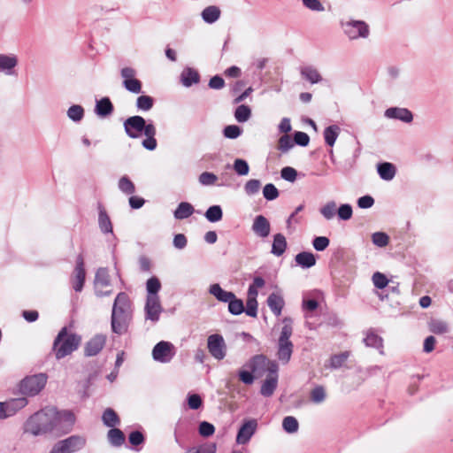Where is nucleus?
<instances>
[{
	"instance_id": "nucleus-46",
	"label": "nucleus",
	"mask_w": 453,
	"mask_h": 453,
	"mask_svg": "<svg viewBox=\"0 0 453 453\" xmlns=\"http://www.w3.org/2000/svg\"><path fill=\"white\" fill-rule=\"evenodd\" d=\"M353 214L352 206L349 203H342L337 209V217L341 220H348L351 219Z\"/></svg>"
},
{
	"instance_id": "nucleus-56",
	"label": "nucleus",
	"mask_w": 453,
	"mask_h": 453,
	"mask_svg": "<svg viewBox=\"0 0 453 453\" xmlns=\"http://www.w3.org/2000/svg\"><path fill=\"white\" fill-rule=\"evenodd\" d=\"M372 242L378 247H385L388 245L389 237L383 232H376L372 235Z\"/></svg>"
},
{
	"instance_id": "nucleus-14",
	"label": "nucleus",
	"mask_w": 453,
	"mask_h": 453,
	"mask_svg": "<svg viewBox=\"0 0 453 453\" xmlns=\"http://www.w3.org/2000/svg\"><path fill=\"white\" fill-rule=\"evenodd\" d=\"M19 59L15 54H0V73L7 76L15 74V68L18 65Z\"/></svg>"
},
{
	"instance_id": "nucleus-38",
	"label": "nucleus",
	"mask_w": 453,
	"mask_h": 453,
	"mask_svg": "<svg viewBox=\"0 0 453 453\" xmlns=\"http://www.w3.org/2000/svg\"><path fill=\"white\" fill-rule=\"evenodd\" d=\"M204 216L209 222L217 223L222 219L223 211L219 205H212L207 209Z\"/></svg>"
},
{
	"instance_id": "nucleus-40",
	"label": "nucleus",
	"mask_w": 453,
	"mask_h": 453,
	"mask_svg": "<svg viewBox=\"0 0 453 453\" xmlns=\"http://www.w3.org/2000/svg\"><path fill=\"white\" fill-rule=\"evenodd\" d=\"M102 419L105 426L112 428L119 425L120 421L118 414L111 408L104 411Z\"/></svg>"
},
{
	"instance_id": "nucleus-2",
	"label": "nucleus",
	"mask_w": 453,
	"mask_h": 453,
	"mask_svg": "<svg viewBox=\"0 0 453 453\" xmlns=\"http://www.w3.org/2000/svg\"><path fill=\"white\" fill-rule=\"evenodd\" d=\"M133 318L132 302L128 295L120 292L117 295L111 311V330L117 334L127 332Z\"/></svg>"
},
{
	"instance_id": "nucleus-51",
	"label": "nucleus",
	"mask_w": 453,
	"mask_h": 453,
	"mask_svg": "<svg viewBox=\"0 0 453 453\" xmlns=\"http://www.w3.org/2000/svg\"><path fill=\"white\" fill-rule=\"evenodd\" d=\"M218 176L210 172H203L199 175V182L203 186H212L216 184Z\"/></svg>"
},
{
	"instance_id": "nucleus-42",
	"label": "nucleus",
	"mask_w": 453,
	"mask_h": 453,
	"mask_svg": "<svg viewBox=\"0 0 453 453\" xmlns=\"http://www.w3.org/2000/svg\"><path fill=\"white\" fill-rule=\"evenodd\" d=\"M67 117L73 122H80L84 117V109L80 104H73L67 110Z\"/></svg>"
},
{
	"instance_id": "nucleus-34",
	"label": "nucleus",
	"mask_w": 453,
	"mask_h": 453,
	"mask_svg": "<svg viewBox=\"0 0 453 453\" xmlns=\"http://www.w3.org/2000/svg\"><path fill=\"white\" fill-rule=\"evenodd\" d=\"M287 249V240L281 234L274 235L273 242L272 246V253L275 256H281Z\"/></svg>"
},
{
	"instance_id": "nucleus-33",
	"label": "nucleus",
	"mask_w": 453,
	"mask_h": 453,
	"mask_svg": "<svg viewBox=\"0 0 453 453\" xmlns=\"http://www.w3.org/2000/svg\"><path fill=\"white\" fill-rule=\"evenodd\" d=\"M195 211L194 207L188 202H181L174 211V218L177 219H188Z\"/></svg>"
},
{
	"instance_id": "nucleus-53",
	"label": "nucleus",
	"mask_w": 453,
	"mask_h": 453,
	"mask_svg": "<svg viewBox=\"0 0 453 453\" xmlns=\"http://www.w3.org/2000/svg\"><path fill=\"white\" fill-rule=\"evenodd\" d=\"M349 353L348 351L334 355L330 358L331 366L334 368L341 367L348 359Z\"/></svg>"
},
{
	"instance_id": "nucleus-7",
	"label": "nucleus",
	"mask_w": 453,
	"mask_h": 453,
	"mask_svg": "<svg viewBox=\"0 0 453 453\" xmlns=\"http://www.w3.org/2000/svg\"><path fill=\"white\" fill-rule=\"evenodd\" d=\"M95 294L98 297L108 296L112 294L110 275L106 268H99L94 280Z\"/></svg>"
},
{
	"instance_id": "nucleus-3",
	"label": "nucleus",
	"mask_w": 453,
	"mask_h": 453,
	"mask_svg": "<svg viewBox=\"0 0 453 453\" xmlns=\"http://www.w3.org/2000/svg\"><path fill=\"white\" fill-rule=\"evenodd\" d=\"M81 343V336L64 326L53 342L52 351L59 360L77 350Z\"/></svg>"
},
{
	"instance_id": "nucleus-48",
	"label": "nucleus",
	"mask_w": 453,
	"mask_h": 453,
	"mask_svg": "<svg viewBox=\"0 0 453 453\" xmlns=\"http://www.w3.org/2000/svg\"><path fill=\"white\" fill-rule=\"evenodd\" d=\"M185 453H216V445L214 443H205L198 447H193Z\"/></svg>"
},
{
	"instance_id": "nucleus-30",
	"label": "nucleus",
	"mask_w": 453,
	"mask_h": 453,
	"mask_svg": "<svg viewBox=\"0 0 453 453\" xmlns=\"http://www.w3.org/2000/svg\"><path fill=\"white\" fill-rule=\"evenodd\" d=\"M337 203L334 200L327 201L319 209L320 215L326 220L333 219L337 214Z\"/></svg>"
},
{
	"instance_id": "nucleus-6",
	"label": "nucleus",
	"mask_w": 453,
	"mask_h": 453,
	"mask_svg": "<svg viewBox=\"0 0 453 453\" xmlns=\"http://www.w3.org/2000/svg\"><path fill=\"white\" fill-rule=\"evenodd\" d=\"M46 381L47 377L42 373L26 377L19 383V391L26 395H37L44 388Z\"/></svg>"
},
{
	"instance_id": "nucleus-59",
	"label": "nucleus",
	"mask_w": 453,
	"mask_h": 453,
	"mask_svg": "<svg viewBox=\"0 0 453 453\" xmlns=\"http://www.w3.org/2000/svg\"><path fill=\"white\" fill-rule=\"evenodd\" d=\"M372 282L377 288L382 289L388 286V280L383 273L377 272L372 275Z\"/></svg>"
},
{
	"instance_id": "nucleus-12",
	"label": "nucleus",
	"mask_w": 453,
	"mask_h": 453,
	"mask_svg": "<svg viewBox=\"0 0 453 453\" xmlns=\"http://www.w3.org/2000/svg\"><path fill=\"white\" fill-rule=\"evenodd\" d=\"M85 278L86 272L84 268V258L83 256L80 254L76 258V265L71 278L73 288L76 292H81L82 290Z\"/></svg>"
},
{
	"instance_id": "nucleus-49",
	"label": "nucleus",
	"mask_w": 453,
	"mask_h": 453,
	"mask_svg": "<svg viewBox=\"0 0 453 453\" xmlns=\"http://www.w3.org/2000/svg\"><path fill=\"white\" fill-rule=\"evenodd\" d=\"M242 133V128L236 125L226 126L223 130L224 136L228 139H236Z\"/></svg>"
},
{
	"instance_id": "nucleus-22",
	"label": "nucleus",
	"mask_w": 453,
	"mask_h": 453,
	"mask_svg": "<svg viewBox=\"0 0 453 453\" xmlns=\"http://www.w3.org/2000/svg\"><path fill=\"white\" fill-rule=\"evenodd\" d=\"M267 305L272 312L279 317L281 314L282 309L285 305L283 297L278 293H272L267 298Z\"/></svg>"
},
{
	"instance_id": "nucleus-24",
	"label": "nucleus",
	"mask_w": 453,
	"mask_h": 453,
	"mask_svg": "<svg viewBox=\"0 0 453 453\" xmlns=\"http://www.w3.org/2000/svg\"><path fill=\"white\" fill-rule=\"evenodd\" d=\"M62 442L68 453H73L84 447L86 440L81 436L73 435L67 439L62 440Z\"/></svg>"
},
{
	"instance_id": "nucleus-61",
	"label": "nucleus",
	"mask_w": 453,
	"mask_h": 453,
	"mask_svg": "<svg viewBox=\"0 0 453 453\" xmlns=\"http://www.w3.org/2000/svg\"><path fill=\"white\" fill-rule=\"evenodd\" d=\"M246 314L250 317L256 318L257 315V299L247 298L246 309H244Z\"/></svg>"
},
{
	"instance_id": "nucleus-25",
	"label": "nucleus",
	"mask_w": 453,
	"mask_h": 453,
	"mask_svg": "<svg viewBox=\"0 0 453 453\" xmlns=\"http://www.w3.org/2000/svg\"><path fill=\"white\" fill-rule=\"evenodd\" d=\"M220 14L221 11L218 6L210 5L202 11L201 17L205 23L213 24L219 20Z\"/></svg>"
},
{
	"instance_id": "nucleus-23",
	"label": "nucleus",
	"mask_w": 453,
	"mask_h": 453,
	"mask_svg": "<svg viewBox=\"0 0 453 453\" xmlns=\"http://www.w3.org/2000/svg\"><path fill=\"white\" fill-rule=\"evenodd\" d=\"M200 81V75L196 70L191 67H186L183 69L180 74V81L184 87L189 88L193 84L198 83Z\"/></svg>"
},
{
	"instance_id": "nucleus-55",
	"label": "nucleus",
	"mask_w": 453,
	"mask_h": 453,
	"mask_svg": "<svg viewBox=\"0 0 453 453\" xmlns=\"http://www.w3.org/2000/svg\"><path fill=\"white\" fill-rule=\"evenodd\" d=\"M261 182L258 180H250L246 182L244 186V190L247 195L253 196L258 193L260 189Z\"/></svg>"
},
{
	"instance_id": "nucleus-10",
	"label": "nucleus",
	"mask_w": 453,
	"mask_h": 453,
	"mask_svg": "<svg viewBox=\"0 0 453 453\" xmlns=\"http://www.w3.org/2000/svg\"><path fill=\"white\" fill-rule=\"evenodd\" d=\"M207 348L210 354L218 360L226 357V346L222 335L215 334L207 339Z\"/></svg>"
},
{
	"instance_id": "nucleus-64",
	"label": "nucleus",
	"mask_w": 453,
	"mask_h": 453,
	"mask_svg": "<svg viewBox=\"0 0 453 453\" xmlns=\"http://www.w3.org/2000/svg\"><path fill=\"white\" fill-rule=\"evenodd\" d=\"M329 242L330 241L327 237L319 236L313 240L312 245L316 250L323 251L328 247Z\"/></svg>"
},
{
	"instance_id": "nucleus-31",
	"label": "nucleus",
	"mask_w": 453,
	"mask_h": 453,
	"mask_svg": "<svg viewBox=\"0 0 453 453\" xmlns=\"http://www.w3.org/2000/svg\"><path fill=\"white\" fill-rule=\"evenodd\" d=\"M341 133V128L337 125H331L325 128L324 130V139L325 142L333 147Z\"/></svg>"
},
{
	"instance_id": "nucleus-39",
	"label": "nucleus",
	"mask_w": 453,
	"mask_h": 453,
	"mask_svg": "<svg viewBox=\"0 0 453 453\" xmlns=\"http://www.w3.org/2000/svg\"><path fill=\"white\" fill-rule=\"evenodd\" d=\"M136 108L141 111H149L154 105V99L150 96L142 95L137 97Z\"/></svg>"
},
{
	"instance_id": "nucleus-41",
	"label": "nucleus",
	"mask_w": 453,
	"mask_h": 453,
	"mask_svg": "<svg viewBox=\"0 0 453 453\" xmlns=\"http://www.w3.org/2000/svg\"><path fill=\"white\" fill-rule=\"evenodd\" d=\"M251 116V110L248 105L242 104L239 105L234 111V118L240 122L243 123L250 119Z\"/></svg>"
},
{
	"instance_id": "nucleus-8",
	"label": "nucleus",
	"mask_w": 453,
	"mask_h": 453,
	"mask_svg": "<svg viewBox=\"0 0 453 453\" xmlns=\"http://www.w3.org/2000/svg\"><path fill=\"white\" fill-rule=\"evenodd\" d=\"M136 70L133 67H124L120 70V76L123 79V87L131 93L139 94L142 92V82L135 78Z\"/></svg>"
},
{
	"instance_id": "nucleus-50",
	"label": "nucleus",
	"mask_w": 453,
	"mask_h": 453,
	"mask_svg": "<svg viewBox=\"0 0 453 453\" xmlns=\"http://www.w3.org/2000/svg\"><path fill=\"white\" fill-rule=\"evenodd\" d=\"M234 170L237 174L243 176L249 173L250 166L246 160L237 158L234 162Z\"/></svg>"
},
{
	"instance_id": "nucleus-16",
	"label": "nucleus",
	"mask_w": 453,
	"mask_h": 453,
	"mask_svg": "<svg viewBox=\"0 0 453 453\" xmlns=\"http://www.w3.org/2000/svg\"><path fill=\"white\" fill-rule=\"evenodd\" d=\"M257 427V422L256 419H249L243 423L238 431L236 436V441L239 444L247 443L252 435L255 434Z\"/></svg>"
},
{
	"instance_id": "nucleus-63",
	"label": "nucleus",
	"mask_w": 453,
	"mask_h": 453,
	"mask_svg": "<svg viewBox=\"0 0 453 453\" xmlns=\"http://www.w3.org/2000/svg\"><path fill=\"white\" fill-rule=\"evenodd\" d=\"M280 175L285 180L294 182L296 179L297 172L293 167L286 166L281 169Z\"/></svg>"
},
{
	"instance_id": "nucleus-43",
	"label": "nucleus",
	"mask_w": 453,
	"mask_h": 453,
	"mask_svg": "<svg viewBox=\"0 0 453 453\" xmlns=\"http://www.w3.org/2000/svg\"><path fill=\"white\" fill-rule=\"evenodd\" d=\"M228 311L233 315H240L244 311V305L241 299L236 298L234 296V298H231L228 302Z\"/></svg>"
},
{
	"instance_id": "nucleus-15",
	"label": "nucleus",
	"mask_w": 453,
	"mask_h": 453,
	"mask_svg": "<svg viewBox=\"0 0 453 453\" xmlns=\"http://www.w3.org/2000/svg\"><path fill=\"white\" fill-rule=\"evenodd\" d=\"M146 318L157 321L161 313L162 308L157 295H148L146 301Z\"/></svg>"
},
{
	"instance_id": "nucleus-20",
	"label": "nucleus",
	"mask_w": 453,
	"mask_h": 453,
	"mask_svg": "<svg viewBox=\"0 0 453 453\" xmlns=\"http://www.w3.org/2000/svg\"><path fill=\"white\" fill-rule=\"evenodd\" d=\"M294 345L292 342L278 341L277 357L283 365H287L291 358Z\"/></svg>"
},
{
	"instance_id": "nucleus-36",
	"label": "nucleus",
	"mask_w": 453,
	"mask_h": 453,
	"mask_svg": "<svg viewBox=\"0 0 453 453\" xmlns=\"http://www.w3.org/2000/svg\"><path fill=\"white\" fill-rule=\"evenodd\" d=\"M107 437L111 444L116 447H119L125 442V434L119 428L110 429Z\"/></svg>"
},
{
	"instance_id": "nucleus-47",
	"label": "nucleus",
	"mask_w": 453,
	"mask_h": 453,
	"mask_svg": "<svg viewBox=\"0 0 453 453\" xmlns=\"http://www.w3.org/2000/svg\"><path fill=\"white\" fill-rule=\"evenodd\" d=\"M263 196L267 201H273L279 196V190L273 183H268L263 188Z\"/></svg>"
},
{
	"instance_id": "nucleus-44",
	"label": "nucleus",
	"mask_w": 453,
	"mask_h": 453,
	"mask_svg": "<svg viewBox=\"0 0 453 453\" xmlns=\"http://www.w3.org/2000/svg\"><path fill=\"white\" fill-rule=\"evenodd\" d=\"M303 204H300L296 208V210L289 215V217L287 219L288 226H291L292 225L303 224V216L299 215V213L303 211Z\"/></svg>"
},
{
	"instance_id": "nucleus-4",
	"label": "nucleus",
	"mask_w": 453,
	"mask_h": 453,
	"mask_svg": "<svg viewBox=\"0 0 453 453\" xmlns=\"http://www.w3.org/2000/svg\"><path fill=\"white\" fill-rule=\"evenodd\" d=\"M54 415V408H46L35 413L27 421L26 431L38 435L54 430L52 419Z\"/></svg>"
},
{
	"instance_id": "nucleus-5",
	"label": "nucleus",
	"mask_w": 453,
	"mask_h": 453,
	"mask_svg": "<svg viewBox=\"0 0 453 453\" xmlns=\"http://www.w3.org/2000/svg\"><path fill=\"white\" fill-rule=\"evenodd\" d=\"M342 27L344 35L349 40L367 38L370 34L369 26L362 20L351 19L346 22H342Z\"/></svg>"
},
{
	"instance_id": "nucleus-26",
	"label": "nucleus",
	"mask_w": 453,
	"mask_h": 453,
	"mask_svg": "<svg viewBox=\"0 0 453 453\" xmlns=\"http://www.w3.org/2000/svg\"><path fill=\"white\" fill-rule=\"evenodd\" d=\"M300 73L304 80L311 84H317L322 81V77L319 71L311 65L301 67Z\"/></svg>"
},
{
	"instance_id": "nucleus-35",
	"label": "nucleus",
	"mask_w": 453,
	"mask_h": 453,
	"mask_svg": "<svg viewBox=\"0 0 453 453\" xmlns=\"http://www.w3.org/2000/svg\"><path fill=\"white\" fill-rule=\"evenodd\" d=\"M118 188L121 193L127 196H131L135 193V186L130 178L127 175L119 178L118 181Z\"/></svg>"
},
{
	"instance_id": "nucleus-52",
	"label": "nucleus",
	"mask_w": 453,
	"mask_h": 453,
	"mask_svg": "<svg viewBox=\"0 0 453 453\" xmlns=\"http://www.w3.org/2000/svg\"><path fill=\"white\" fill-rule=\"evenodd\" d=\"M282 426L288 433H295L298 429V422L296 418L288 416L284 418Z\"/></svg>"
},
{
	"instance_id": "nucleus-60",
	"label": "nucleus",
	"mask_w": 453,
	"mask_h": 453,
	"mask_svg": "<svg viewBox=\"0 0 453 453\" xmlns=\"http://www.w3.org/2000/svg\"><path fill=\"white\" fill-rule=\"evenodd\" d=\"M364 341L367 346H371V347H374V348L382 347V339L380 337H379L377 334H375L374 333L367 334V335Z\"/></svg>"
},
{
	"instance_id": "nucleus-54",
	"label": "nucleus",
	"mask_w": 453,
	"mask_h": 453,
	"mask_svg": "<svg viewBox=\"0 0 453 453\" xmlns=\"http://www.w3.org/2000/svg\"><path fill=\"white\" fill-rule=\"evenodd\" d=\"M146 288L148 295H157L161 288V283L157 277H151L147 280Z\"/></svg>"
},
{
	"instance_id": "nucleus-13",
	"label": "nucleus",
	"mask_w": 453,
	"mask_h": 453,
	"mask_svg": "<svg viewBox=\"0 0 453 453\" xmlns=\"http://www.w3.org/2000/svg\"><path fill=\"white\" fill-rule=\"evenodd\" d=\"M173 345L169 342H159L152 350V357L161 363L169 362L174 355Z\"/></svg>"
},
{
	"instance_id": "nucleus-32",
	"label": "nucleus",
	"mask_w": 453,
	"mask_h": 453,
	"mask_svg": "<svg viewBox=\"0 0 453 453\" xmlns=\"http://www.w3.org/2000/svg\"><path fill=\"white\" fill-rule=\"evenodd\" d=\"M278 384V375H268L267 378L265 380L260 393L264 396H271Z\"/></svg>"
},
{
	"instance_id": "nucleus-1",
	"label": "nucleus",
	"mask_w": 453,
	"mask_h": 453,
	"mask_svg": "<svg viewBox=\"0 0 453 453\" xmlns=\"http://www.w3.org/2000/svg\"><path fill=\"white\" fill-rule=\"evenodd\" d=\"M123 126L128 137L137 139L143 134L145 135V139L142 142L143 148L148 150H156L157 145L155 138L157 129L151 120L147 123L142 116L134 115L127 118L124 121Z\"/></svg>"
},
{
	"instance_id": "nucleus-62",
	"label": "nucleus",
	"mask_w": 453,
	"mask_h": 453,
	"mask_svg": "<svg viewBox=\"0 0 453 453\" xmlns=\"http://www.w3.org/2000/svg\"><path fill=\"white\" fill-rule=\"evenodd\" d=\"M294 146V141L289 135L284 134L279 139V150L282 152L288 151Z\"/></svg>"
},
{
	"instance_id": "nucleus-37",
	"label": "nucleus",
	"mask_w": 453,
	"mask_h": 453,
	"mask_svg": "<svg viewBox=\"0 0 453 453\" xmlns=\"http://www.w3.org/2000/svg\"><path fill=\"white\" fill-rule=\"evenodd\" d=\"M282 324H283V326L281 328V332H280V335L279 337V340L278 341H281V342H291L289 339L293 334V321H292V319L290 318H284L282 319Z\"/></svg>"
},
{
	"instance_id": "nucleus-27",
	"label": "nucleus",
	"mask_w": 453,
	"mask_h": 453,
	"mask_svg": "<svg viewBox=\"0 0 453 453\" xmlns=\"http://www.w3.org/2000/svg\"><path fill=\"white\" fill-rule=\"evenodd\" d=\"M5 408L7 416L14 415L19 410L24 408L27 404V400L25 397L11 399L10 401L3 403Z\"/></svg>"
},
{
	"instance_id": "nucleus-29",
	"label": "nucleus",
	"mask_w": 453,
	"mask_h": 453,
	"mask_svg": "<svg viewBox=\"0 0 453 453\" xmlns=\"http://www.w3.org/2000/svg\"><path fill=\"white\" fill-rule=\"evenodd\" d=\"M210 293L223 303H227L231 298H234L233 292L224 290L218 283L212 284L210 287Z\"/></svg>"
},
{
	"instance_id": "nucleus-18",
	"label": "nucleus",
	"mask_w": 453,
	"mask_h": 453,
	"mask_svg": "<svg viewBox=\"0 0 453 453\" xmlns=\"http://www.w3.org/2000/svg\"><path fill=\"white\" fill-rule=\"evenodd\" d=\"M106 337L103 334H96L91 338L85 346L84 352L88 357L97 355L105 345Z\"/></svg>"
},
{
	"instance_id": "nucleus-9",
	"label": "nucleus",
	"mask_w": 453,
	"mask_h": 453,
	"mask_svg": "<svg viewBox=\"0 0 453 453\" xmlns=\"http://www.w3.org/2000/svg\"><path fill=\"white\" fill-rule=\"evenodd\" d=\"M53 427L54 429L70 431L75 422V416L71 411H58L54 408Z\"/></svg>"
},
{
	"instance_id": "nucleus-17",
	"label": "nucleus",
	"mask_w": 453,
	"mask_h": 453,
	"mask_svg": "<svg viewBox=\"0 0 453 453\" xmlns=\"http://www.w3.org/2000/svg\"><path fill=\"white\" fill-rule=\"evenodd\" d=\"M384 116L391 119H398L404 123H411L413 119V115L411 111L406 108L390 107L384 112Z\"/></svg>"
},
{
	"instance_id": "nucleus-28",
	"label": "nucleus",
	"mask_w": 453,
	"mask_h": 453,
	"mask_svg": "<svg viewBox=\"0 0 453 453\" xmlns=\"http://www.w3.org/2000/svg\"><path fill=\"white\" fill-rule=\"evenodd\" d=\"M296 263L303 268H311L316 264V257L313 253L302 251L295 257Z\"/></svg>"
},
{
	"instance_id": "nucleus-57",
	"label": "nucleus",
	"mask_w": 453,
	"mask_h": 453,
	"mask_svg": "<svg viewBox=\"0 0 453 453\" xmlns=\"http://www.w3.org/2000/svg\"><path fill=\"white\" fill-rule=\"evenodd\" d=\"M303 6L312 12H321L325 7L319 0H302Z\"/></svg>"
},
{
	"instance_id": "nucleus-58",
	"label": "nucleus",
	"mask_w": 453,
	"mask_h": 453,
	"mask_svg": "<svg viewBox=\"0 0 453 453\" xmlns=\"http://www.w3.org/2000/svg\"><path fill=\"white\" fill-rule=\"evenodd\" d=\"M326 398L325 389L321 386L314 388L311 392V399L314 403H321Z\"/></svg>"
},
{
	"instance_id": "nucleus-45",
	"label": "nucleus",
	"mask_w": 453,
	"mask_h": 453,
	"mask_svg": "<svg viewBox=\"0 0 453 453\" xmlns=\"http://www.w3.org/2000/svg\"><path fill=\"white\" fill-rule=\"evenodd\" d=\"M429 330L436 334H444L448 333V324L441 320H433L429 324Z\"/></svg>"
},
{
	"instance_id": "nucleus-11",
	"label": "nucleus",
	"mask_w": 453,
	"mask_h": 453,
	"mask_svg": "<svg viewBox=\"0 0 453 453\" xmlns=\"http://www.w3.org/2000/svg\"><path fill=\"white\" fill-rule=\"evenodd\" d=\"M249 367L253 372H257L261 368H266L269 375H278V365L275 361L269 360L263 355L255 356L250 362Z\"/></svg>"
},
{
	"instance_id": "nucleus-19",
	"label": "nucleus",
	"mask_w": 453,
	"mask_h": 453,
	"mask_svg": "<svg viewBox=\"0 0 453 453\" xmlns=\"http://www.w3.org/2000/svg\"><path fill=\"white\" fill-rule=\"evenodd\" d=\"M94 111L98 117L106 118L112 114L114 107L110 98L105 96L96 100Z\"/></svg>"
},
{
	"instance_id": "nucleus-21",
	"label": "nucleus",
	"mask_w": 453,
	"mask_h": 453,
	"mask_svg": "<svg viewBox=\"0 0 453 453\" xmlns=\"http://www.w3.org/2000/svg\"><path fill=\"white\" fill-rule=\"evenodd\" d=\"M377 173L380 179L386 181H390L396 174V168L392 163H379L377 165Z\"/></svg>"
}]
</instances>
